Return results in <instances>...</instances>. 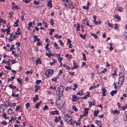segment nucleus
<instances>
[{
  "label": "nucleus",
  "mask_w": 127,
  "mask_h": 127,
  "mask_svg": "<svg viewBox=\"0 0 127 127\" xmlns=\"http://www.w3.org/2000/svg\"><path fill=\"white\" fill-rule=\"evenodd\" d=\"M20 34V32H14V33L12 32L10 34V37L8 39V41L10 42H11L12 40H14L16 38L17 36V35H19Z\"/></svg>",
  "instance_id": "f257e3e1"
},
{
  "label": "nucleus",
  "mask_w": 127,
  "mask_h": 127,
  "mask_svg": "<svg viewBox=\"0 0 127 127\" xmlns=\"http://www.w3.org/2000/svg\"><path fill=\"white\" fill-rule=\"evenodd\" d=\"M53 73L54 71L53 70L48 69L47 70L46 72L45 75L47 77H50L53 75Z\"/></svg>",
  "instance_id": "f03ea898"
},
{
  "label": "nucleus",
  "mask_w": 127,
  "mask_h": 127,
  "mask_svg": "<svg viewBox=\"0 0 127 127\" xmlns=\"http://www.w3.org/2000/svg\"><path fill=\"white\" fill-rule=\"evenodd\" d=\"M64 87L63 86L59 87L57 89V93L60 95H62L63 91L64 90Z\"/></svg>",
  "instance_id": "7ed1b4c3"
},
{
  "label": "nucleus",
  "mask_w": 127,
  "mask_h": 127,
  "mask_svg": "<svg viewBox=\"0 0 127 127\" xmlns=\"http://www.w3.org/2000/svg\"><path fill=\"white\" fill-rule=\"evenodd\" d=\"M62 100L60 98L56 101V103L57 107L60 108L63 107V104H62Z\"/></svg>",
  "instance_id": "20e7f679"
},
{
  "label": "nucleus",
  "mask_w": 127,
  "mask_h": 127,
  "mask_svg": "<svg viewBox=\"0 0 127 127\" xmlns=\"http://www.w3.org/2000/svg\"><path fill=\"white\" fill-rule=\"evenodd\" d=\"M66 121L70 125L72 126H74V123L75 122V121L72 122V118H70L69 119H66Z\"/></svg>",
  "instance_id": "39448f33"
},
{
  "label": "nucleus",
  "mask_w": 127,
  "mask_h": 127,
  "mask_svg": "<svg viewBox=\"0 0 127 127\" xmlns=\"http://www.w3.org/2000/svg\"><path fill=\"white\" fill-rule=\"evenodd\" d=\"M67 3V4H65V6H67V7L70 8H74L73 5L70 0H69Z\"/></svg>",
  "instance_id": "423d86ee"
},
{
  "label": "nucleus",
  "mask_w": 127,
  "mask_h": 127,
  "mask_svg": "<svg viewBox=\"0 0 127 127\" xmlns=\"http://www.w3.org/2000/svg\"><path fill=\"white\" fill-rule=\"evenodd\" d=\"M124 77L123 76H120L119 78L118 83L120 84L122 86L124 82Z\"/></svg>",
  "instance_id": "0eeeda50"
},
{
  "label": "nucleus",
  "mask_w": 127,
  "mask_h": 127,
  "mask_svg": "<svg viewBox=\"0 0 127 127\" xmlns=\"http://www.w3.org/2000/svg\"><path fill=\"white\" fill-rule=\"evenodd\" d=\"M89 108H86L84 110V112L83 113L84 116H87L88 113V110Z\"/></svg>",
  "instance_id": "6e6552de"
},
{
  "label": "nucleus",
  "mask_w": 127,
  "mask_h": 127,
  "mask_svg": "<svg viewBox=\"0 0 127 127\" xmlns=\"http://www.w3.org/2000/svg\"><path fill=\"white\" fill-rule=\"evenodd\" d=\"M33 38L35 39L33 40L34 41V42L36 41L38 42L40 40V39L39 38H38L37 36L36 35H33Z\"/></svg>",
  "instance_id": "1a4fd4ad"
},
{
  "label": "nucleus",
  "mask_w": 127,
  "mask_h": 127,
  "mask_svg": "<svg viewBox=\"0 0 127 127\" xmlns=\"http://www.w3.org/2000/svg\"><path fill=\"white\" fill-rule=\"evenodd\" d=\"M7 29H5L4 30H3L2 29H1V31L2 32H10V28L9 27H8V26H7Z\"/></svg>",
  "instance_id": "9d476101"
},
{
  "label": "nucleus",
  "mask_w": 127,
  "mask_h": 127,
  "mask_svg": "<svg viewBox=\"0 0 127 127\" xmlns=\"http://www.w3.org/2000/svg\"><path fill=\"white\" fill-rule=\"evenodd\" d=\"M72 100L74 101H77L78 100V98L76 95H74L72 96Z\"/></svg>",
  "instance_id": "9b49d317"
},
{
  "label": "nucleus",
  "mask_w": 127,
  "mask_h": 127,
  "mask_svg": "<svg viewBox=\"0 0 127 127\" xmlns=\"http://www.w3.org/2000/svg\"><path fill=\"white\" fill-rule=\"evenodd\" d=\"M52 1L51 0H50L48 1L47 6L50 7H52Z\"/></svg>",
  "instance_id": "f8f14e48"
},
{
  "label": "nucleus",
  "mask_w": 127,
  "mask_h": 127,
  "mask_svg": "<svg viewBox=\"0 0 127 127\" xmlns=\"http://www.w3.org/2000/svg\"><path fill=\"white\" fill-rule=\"evenodd\" d=\"M34 87L35 88V92H37L38 90H39L40 89V87L39 86H37L36 85H34Z\"/></svg>",
  "instance_id": "ddd939ff"
},
{
  "label": "nucleus",
  "mask_w": 127,
  "mask_h": 127,
  "mask_svg": "<svg viewBox=\"0 0 127 127\" xmlns=\"http://www.w3.org/2000/svg\"><path fill=\"white\" fill-rule=\"evenodd\" d=\"M89 107H91L92 105H95V103L94 102H89Z\"/></svg>",
  "instance_id": "4468645a"
},
{
  "label": "nucleus",
  "mask_w": 127,
  "mask_h": 127,
  "mask_svg": "<svg viewBox=\"0 0 127 127\" xmlns=\"http://www.w3.org/2000/svg\"><path fill=\"white\" fill-rule=\"evenodd\" d=\"M86 34H80V37L84 39H86Z\"/></svg>",
  "instance_id": "2eb2a0df"
},
{
  "label": "nucleus",
  "mask_w": 127,
  "mask_h": 127,
  "mask_svg": "<svg viewBox=\"0 0 127 127\" xmlns=\"http://www.w3.org/2000/svg\"><path fill=\"white\" fill-rule=\"evenodd\" d=\"M36 65H37L38 63L41 64V61H40V59L38 58L37 60H36Z\"/></svg>",
  "instance_id": "dca6fc26"
},
{
  "label": "nucleus",
  "mask_w": 127,
  "mask_h": 127,
  "mask_svg": "<svg viewBox=\"0 0 127 127\" xmlns=\"http://www.w3.org/2000/svg\"><path fill=\"white\" fill-rule=\"evenodd\" d=\"M112 113H113L114 114H115L116 113L117 114H119L120 112L119 111H118L117 110H115L113 111H112Z\"/></svg>",
  "instance_id": "f3484780"
},
{
  "label": "nucleus",
  "mask_w": 127,
  "mask_h": 127,
  "mask_svg": "<svg viewBox=\"0 0 127 127\" xmlns=\"http://www.w3.org/2000/svg\"><path fill=\"white\" fill-rule=\"evenodd\" d=\"M35 97L33 98V101L34 102L36 100H38L39 99L38 98V95H35Z\"/></svg>",
  "instance_id": "a211bd4d"
},
{
  "label": "nucleus",
  "mask_w": 127,
  "mask_h": 127,
  "mask_svg": "<svg viewBox=\"0 0 127 127\" xmlns=\"http://www.w3.org/2000/svg\"><path fill=\"white\" fill-rule=\"evenodd\" d=\"M115 17L119 21H120V20L121 19L120 17L118 14H116L115 16Z\"/></svg>",
  "instance_id": "6ab92c4d"
},
{
  "label": "nucleus",
  "mask_w": 127,
  "mask_h": 127,
  "mask_svg": "<svg viewBox=\"0 0 127 127\" xmlns=\"http://www.w3.org/2000/svg\"><path fill=\"white\" fill-rule=\"evenodd\" d=\"M117 93L116 90H113L110 92V94L112 96H113L114 94H116Z\"/></svg>",
  "instance_id": "aec40b11"
},
{
  "label": "nucleus",
  "mask_w": 127,
  "mask_h": 127,
  "mask_svg": "<svg viewBox=\"0 0 127 127\" xmlns=\"http://www.w3.org/2000/svg\"><path fill=\"white\" fill-rule=\"evenodd\" d=\"M19 20H17L16 22L14 23V26L15 27H18L19 26V24L18 23L19 22Z\"/></svg>",
  "instance_id": "412c9836"
},
{
  "label": "nucleus",
  "mask_w": 127,
  "mask_h": 127,
  "mask_svg": "<svg viewBox=\"0 0 127 127\" xmlns=\"http://www.w3.org/2000/svg\"><path fill=\"white\" fill-rule=\"evenodd\" d=\"M8 87L12 89H14L16 88V87L15 86H13L12 84H11L9 85L8 86Z\"/></svg>",
  "instance_id": "4be33fe9"
},
{
  "label": "nucleus",
  "mask_w": 127,
  "mask_h": 127,
  "mask_svg": "<svg viewBox=\"0 0 127 127\" xmlns=\"http://www.w3.org/2000/svg\"><path fill=\"white\" fill-rule=\"evenodd\" d=\"M99 112V111L98 110L95 111L94 113V115L96 117L97 116V114Z\"/></svg>",
  "instance_id": "5701e85b"
},
{
  "label": "nucleus",
  "mask_w": 127,
  "mask_h": 127,
  "mask_svg": "<svg viewBox=\"0 0 127 127\" xmlns=\"http://www.w3.org/2000/svg\"><path fill=\"white\" fill-rule=\"evenodd\" d=\"M123 119L124 121H127V113L125 114L123 116Z\"/></svg>",
  "instance_id": "b1692460"
},
{
  "label": "nucleus",
  "mask_w": 127,
  "mask_h": 127,
  "mask_svg": "<svg viewBox=\"0 0 127 127\" xmlns=\"http://www.w3.org/2000/svg\"><path fill=\"white\" fill-rule=\"evenodd\" d=\"M77 27L76 28L77 30V31H79L80 28V24L79 23H77Z\"/></svg>",
  "instance_id": "393cba45"
},
{
  "label": "nucleus",
  "mask_w": 127,
  "mask_h": 127,
  "mask_svg": "<svg viewBox=\"0 0 127 127\" xmlns=\"http://www.w3.org/2000/svg\"><path fill=\"white\" fill-rule=\"evenodd\" d=\"M41 103V101H40L39 103H37L36 104L35 107V108H38V106L40 105V103Z\"/></svg>",
  "instance_id": "a878e982"
},
{
  "label": "nucleus",
  "mask_w": 127,
  "mask_h": 127,
  "mask_svg": "<svg viewBox=\"0 0 127 127\" xmlns=\"http://www.w3.org/2000/svg\"><path fill=\"white\" fill-rule=\"evenodd\" d=\"M15 78V76H12L11 77V78H9V79H8V82H9V81H13L14 79Z\"/></svg>",
  "instance_id": "bb28decb"
},
{
  "label": "nucleus",
  "mask_w": 127,
  "mask_h": 127,
  "mask_svg": "<svg viewBox=\"0 0 127 127\" xmlns=\"http://www.w3.org/2000/svg\"><path fill=\"white\" fill-rule=\"evenodd\" d=\"M33 3L35 4L36 5H38L40 3L39 1H37L36 0H35L34 1Z\"/></svg>",
  "instance_id": "cd10ccee"
},
{
  "label": "nucleus",
  "mask_w": 127,
  "mask_h": 127,
  "mask_svg": "<svg viewBox=\"0 0 127 127\" xmlns=\"http://www.w3.org/2000/svg\"><path fill=\"white\" fill-rule=\"evenodd\" d=\"M65 117L66 119H69L70 118V115L69 114H65Z\"/></svg>",
  "instance_id": "c85d7f7f"
},
{
  "label": "nucleus",
  "mask_w": 127,
  "mask_h": 127,
  "mask_svg": "<svg viewBox=\"0 0 127 127\" xmlns=\"http://www.w3.org/2000/svg\"><path fill=\"white\" fill-rule=\"evenodd\" d=\"M8 112H9V114H11L13 112V110L10 108H9L8 109Z\"/></svg>",
  "instance_id": "c756f323"
},
{
  "label": "nucleus",
  "mask_w": 127,
  "mask_h": 127,
  "mask_svg": "<svg viewBox=\"0 0 127 127\" xmlns=\"http://www.w3.org/2000/svg\"><path fill=\"white\" fill-rule=\"evenodd\" d=\"M2 117H4L5 120H6V119L7 118V117L6 116V114L5 113H3L2 114Z\"/></svg>",
  "instance_id": "7c9ffc66"
},
{
  "label": "nucleus",
  "mask_w": 127,
  "mask_h": 127,
  "mask_svg": "<svg viewBox=\"0 0 127 127\" xmlns=\"http://www.w3.org/2000/svg\"><path fill=\"white\" fill-rule=\"evenodd\" d=\"M50 23L51 25H53L54 24L53 19H51L50 21Z\"/></svg>",
  "instance_id": "2f4dec72"
},
{
  "label": "nucleus",
  "mask_w": 127,
  "mask_h": 127,
  "mask_svg": "<svg viewBox=\"0 0 127 127\" xmlns=\"http://www.w3.org/2000/svg\"><path fill=\"white\" fill-rule=\"evenodd\" d=\"M59 78V77L58 76H57V77H55V78L52 79L51 80L52 81L55 82L56 81L57 79Z\"/></svg>",
  "instance_id": "473e14b6"
},
{
  "label": "nucleus",
  "mask_w": 127,
  "mask_h": 127,
  "mask_svg": "<svg viewBox=\"0 0 127 127\" xmlns=\"http://www.w3.org/2000/svg\"><path fill=\"white\" fill-rule=\"evenodd\" d=\"M91 34L94 37L95 39H96L98 38L97 36L94 33H91Z\"/></svg>",
  "instance_id": "72a5a7b5"
},
{
  "label": "nucleus",
  "mask_w": 127,
  "mask_h": 127,
  "mask_svg": "<svg viewBox=\"0 0 127 127\" xmlns=\"http://www.w3.org/2000/svg\"><path fill=\"white\" fill-rule=\"evenodd\" d=\"M83 56L82 59L84 61H86V56L84 53L83 54Z\"/></svg>",
  "instance_id": "f704fd0d"
},
{
  "label": "nucleus",
  "mask_w": 127,
  "mask_h": 127,
  "mask_svg": "<svg viewBox=\"0 0 127 127\" xmlns=\"http://www.w3.org/2000/svg\"><path fill=\"white\" fill-rule=\"evenodd\" d=\"M19 95L18 94H15L13 92H12V95L13 97H17Z\"/></svg>",
  "instance_id": "c9c22d12"
},
{
  "label": "nucleus",
  "mask_w": 127,
  "mask_h": 127,
  "mask_svg": "<svg viewBox=\"0 0 127 127\" xmlns=\"http://www.w3.org/2000/svg\"><path fill=\"white\" fill-rule=\"evenodd\" d=\"M33 71L32 70H31V71H28L26 72V74H28L30 73L31 74L32 73Z\"/></svg>",
  "instance_id": "e433bc0d"
},
{
  "label": "nucleus",
  "mask_w": 127,
  "mask_h": 127,
  "mask_svg": "<svg viewBox=\"0 0 127 127\" xmlns=\"http://www.w3.org/2000/svg\"><path fill=\"white\" fill-rule=\"evenodd\" d=\"M72 109L75 111H77L78 110L77 108L76 107V106H73Z\"/></svg>",
  "instance_id": "4c0bfd02"
},
{
  "label": "nucleus",
  "mask_w": 127,
  "mask_h": 127,
  "mask_svg": "<svg viewBox=\"0 0 127 127\" xmlns=\"http://www.w3.org/2000/svg\"><path fill=\"white\" fill-rule=\"evenodd\" d=\"M41 82V80H37L36 81V83L37 84H39Z\"/></svg>",
  "instance_id": "58836bf2"
},
{
  "label": "nucleus",
  "mask_w": 127,
  "mask_h": 127,
  "mask_svg": "<svg viewBox=\"0 0 127 127\" xmlns=\"http://www.w3.org/2000/svg\"><path fill=\"white\" fill-rule=\"evenodd\" d=\"M54 37L57 38H61L62 37L61 35L58 36L57 34L55 35Z\"/></svg>",
  "instance_id": "ea45409f"
},
{
  "label": "nucleus",
  "mask_w": 127,
  "mask_h": 127,
  "mask_svg": "<svg viewBox=\"0 0 127 127\" xmlns=\"http://www.w3.org/2000/svg\"><path fill=\"white\" fill-rule=\"evenodd\" d=\"M49 89H53L54 90H55L56 89V87L55 86H54V87H53L52 86H51L49 88Z\"/></svg>",
  "instance_id": "a19ab883"
},
{
  "label": "nucleus",
  "mask_w": 127,
  "mask_h": 127,
  "mask_svg": "<svg viewBox=\"0 0 127 127\" xmlns=\"http://www.w3.org/2000/svg\"><path fill=\"white\" fill-rule=\"evenodd\" d=\"M86 21L85 20H83L82 21V25L83 26H84L85 25V22Z\"/></svg>",
  "instance_id": "79ce46f5"
},
{
  "label": "nucleus",
  "mask_w": 127,
  "mask_h": 127,
  "mask_svg": "<svg viewBox=\"0 0 127 127\" xmlns=\"http://www.w3.org/2000/svg\"><path fill=\"white\" fill-rule=\"evenodd\" d=\"M5 68L8 70H10L11 69V68L9 66H5Z\"/></svg>",
  "instance_id": "37998d69"
},
{
  "label": "nucleus",
  "mask_w": 127,
  "mask_h": 127,
  "mask_svg": "<svg viewBox=\"0 0 127 127\" xmlns=\"http://www.w3.org/2000/svg\"><path fill=\"white\" fill-rule=\"evenodd\" d=\"M23 1L24 2H25L26 3H30L31 2V1H30V0H23Z\"/></svg>",
  "instance_id": "c03bdc74"
},
{
  "label": "nucleus",
  "mask_w": 127,
  "mask_h": 127,
  "mask_svg": "<svg viewBox=\"0 0 127 127\" xmlns=\"http://www.w3.org/2000/svg\"><path fill=\"white\" fill-rule=\"evenodd\" d=\"M10 50L11 51H12L13 50L15 49V48L14 47V45H11V47L10 48Z\"/></svg>",
  "instance_id": "a18cd8bd"
},
{
  "label": "nucleus",
  "mask_w": 127,
  "mask_h": 127,
  "mask_svg": "<svg viewBox=\"0 0 127 127\" xmlns=\"http://www.w3.org/2000/svg\"><path fill=\"white\" fill-rule=\"evenodd\" d=\"M54 47H55L56 48V49H59V47L58 46V45H57V43L56 42H55L54 43Z\"/></svg>",
  "instance_id": "49530a36"
},
{
  "label": "nucleus",
  "mask_w": 127,
  "mask_h": 127,
  "mask_svg": "<svg viewBox=\"0 0 127 127\" xmlns=\"http://www.w3.org/2000/svg\"><path fill=\"white\" fill-rule=\"evenodd\" d=\"M83 8L84 9H85L86 10H87L89 9V7L86 6H83Z\"/></svg>",
  "instance_id": "de8ad7c7"
},
{
  "label": "nucleus",
  "mask_w": 127,
  "mask_h": 127,
  "mask_svg": "<svg viewBox=\"0 0 127 127\" xmlns=\"http://www.w3.org/2000/svg\"><path fill=\"white\" fill-rule=\"evenodd\" d=\"M123 8L122 7H120L118 8V10L120 12H122Z\"/></svg>",
  "instance_id": "09e8293b"
},
{
  "label": "nucleus",
  "mask_w": 127,
  "mask_h": 127,
  "mask_svg": "<svg viewBox=\"0 0 127 127\" xmlns=\"http://www.w3.org/2000/svg\"><path fill=\"white\" fill-rule=\"evenodd\" d=\"M80 123H81L79 121H78V122H76L75 121V122L74 123V124H76V125L77 126L79 125L80 124Z\"/></svg>",
  "instance_id": "8fccbe9b"
},
{
  "label": "nucleus",
  "mask_w": 127,
  "mask_h": 127,
  "mask_svg": "<svg viewBox=\"0 0 127 127\" xmlns=\"http://www.w3.org/2000/svg\"><path fill=\"white\" fill-rule=\"evenodd\" d=\"M60 120L58 119L57 117H55V121L56 122H57L59 121Z\"/></svg>",
  "instance_id": "3c124183"
},
{
  "label": "nucleus",
  "mask_w": 127,
  "mask_h": 127,
  "mask_svg": "<svg viewBox=\"0 0 127 127\" xmlns=\"http://www.w3.org/2000/svg\"><path fill=\"white\" fill-rule=\"evenodd\" d=\"M96 87L95 85H94L92 86H91L90 87V89L91 90L92 89H94Z\"/></svg>",
  "instance_id": "603ef678"
},
{
  "label": "nucleus",
  "mask_w": 127,
  "mask_h": 127,
  "mask_svg": "<svg viewBox=\"0 0 127 127\" xmlns=\"http://www.w3.org/2000/svg\"><path fill=\"white\" fill-rule=\"evenodd\" d=\"M30 104L29 103H27L26 104V108H29V106H30Z\"/></svg>",
  "instance_id": "864d4df0"
},
{
  "label": "nucleus",
  "mask_w": 127,
  "mask_h": 127,
  "mask_svg": "<svg viewBox=\"0 0 127 127\" xmlns=\"http://www.w3.org/2000/svg\"><path fill=\"white\" fill-rule=\"evenodd\" d=\"M74 66L73 67H72V70H74V69H77L78 67V66L77 65H74Z\"/></svg>",
  "instance_id": "5fc2aeb1"
},
{
  "label": "nucleus",
  "mask_w": 127,
  "mask_h": 127,
  "mask_svg": "<svg viewBox=\"0 0 127 127\" xmlns=\"http://www.w3.org/2000/svg\"><path fill=\"white\" fill-rule=\"evenodd\" d=\"M20 108V107L19 105H18L16 107V111H17Z\"/></svg>",
  "instance_id": "6e6d98bb"
},
{
  "label": "nucleus",
  "mask_w": 127,
  "mask_h": 127,
  "mask_svg": "<svg viewBox=\"0 0 127 127\" xmlns=\"http://www.w3.org/2000/svg\"><path fill=\"white\" fill-rule=\"evenodd\" d=\"M1 123L2 125H6L7 124L6 122V121H4L3 122H2Z\"/></svg>",
  "instance_id": "4d7b16f0"
},
{
  "label": "nucleus",
  "mask_w": 127,
  "mask_h": 127,
  "mask_svg": "<svg viewBox=\"0 0 127 127\" xmlns=\"http://www.w3.org/2000/svg\"><path fill=\"white\" fill-rule=\"evenodd\" d=\"M117 75L116 70H115V72L114 73H113L112 74V75L113 76V77H114V76L115 75Z\"/></svg>",
  "instance_id": "13d9d810"
},
{
  "label": "nucleus",
  "mask_w": 127,
  "mask_h": 127,
  "mask_svg": "<svg viewBox=\"0 0 127 127\" xmlns=\"http://www.w3.org/2000/svg\"><path fill=\"white\" fill-rule=\"evenodd\" d=\"M103 69L104 70H102V72H100L101 74L102 73H105V72H106L107 71V70L106 69L104 68V69Z\"/></svg>",
  "instance_id": "bf43d9fd"
},
{
  "label": "nucleus",
  "mask_w": 127,
  "mask_h": 127,
  "mask_svg": "<svg viewBox=\"0 0 127 127\" xmlns=\"http://www.w3.org/2000/svg\"><path fill=\"white\" fill-rule=\"evenodd\" d=\"M59 42L60 43V44L61 45H64L63 43L62 42V40H59Z\"/></svg>",
  "instance_id": "052dcab7"
},
{
  "label": "nucleus",
  "mask_w": 127,
  "mask_h": 127,
  "mask_svg": "<svg viewBox=\"0 0 127 127\" xmlns=\"http://www.w3.org/2000/svg\"><path fill=\"white\" fill-rule=\"evenodd\" d=\"M45 54H46V55L47 56H48V57L49 58H50L51 57L50 54L48 53H46Z\"/></svg>",
  "instance_id": "680f3d73"
},
{
  "label": "nucleus",
  "mask_w": 127,
  "mask_h": 127,
  "mask_svg": "<svg viewBox=\"0 0 127 127\" xmlns=\"http://www.w3.org/2000/svg\"><path fill=\"white\" fill-rule=\"evenodd\" d=\"M71 42V41L70 39H67V44H68L70 43Z\"/></svg>",
  "instance_id": "e2e57ef3"
},
{
  "label": "nucleus",
  "mask_w": 127,
  "mask_h": 127,
  "mask_svg": "<svg viewBox=\"0 0 127 127\" xmlns=\"http://www.w3.org/2000/svg\"><path fill=\"white\" fill-rule=\"evenodd\" d=\"M16 60H11V62H12V64H15V61Z\"/></svg>",
  "instance_id": "0e129e2a"
},
{
  "label": "nucleus",
  "mask_w": 127,
  "mask_h": 127,
  "mask_svg": "<svg viewBox=\"0 0 127 127\" xmlns=\"http://www.w3.org/2000/svg\"><path fill=\"white\" fill-rule=\"evenodd\" d=\"M32 22H30L28 24V25L29 27H31L32 26Z\"/></svg>",
  "instance_id": "69168bd1"
},
{
  "label": "nucleus",
  "mask_w": 127,
  "mask_h": 127,
  "mask_svg": "<svg viewBox=\"0 0 127 127\" xmlns=\"http://www.w3.org/2000/svg\"><path fill=\"white\" fill-rule=\"evenodd\" d=\"M124 36H125V38H127V32H125L124 34Z\"/></svg>",
  "instance_id": "338daca9"
},
{
  "label": "nucleus",
  "mask_w": 127,
  "mask_h": 127,
  "mask_svg": "<svg viewBox=\"0 0 127 127\" xmlns=\"http://www.w3.org/2000/svg\"><path fill=\"white\" fill-rule=\"evenodd\" d=\"M115 26L114 27V28L115 29H118V24H115Z\"/></svg>",
  "instance_id": "774afa93"
}]
</instances>
